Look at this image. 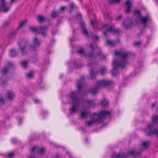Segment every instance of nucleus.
<instances>
[{"label": "nucleus", "instance_id": "1", "mask_svg": "<svg viewBox=\"0 0 158 158\" xmlns=\"http://www.w3.org/2000/svg\"><path fill=\"white\" fill-rule=\"evenodd\" d=\"M116 58H118V60H114L113 62V68L112 70V73L113 76H115L118 73V68H124L128 64L127 59L131 56V54L129 52H123L121 51H115L114 52Z\"/></svg>", "mask_w": 158, "mask_h": 158}, {"label": "nucleus", "instance_id": "2", "mask_svg": "<svg viewBox=\"0 0 158 158\" xmlns=\"http://www.w3.org/2000/svg\"><path fill=\"white\" fill-rule=\"evenodd\" d=\"M85 81L84 77H81L77 82V88L78 91H72L69 95L73 104V106L69 109V113L70 114L76 113L78 110V108L81 101L78 98L77 95L78 93L81 91V86L84 85Z\"/></svg>", "mask_w": 158, "mask_h": 158}, {"label": "nucleus", "instance_id": "3", "mask_svg": "<svg viewBox=\"0 0 158 158\" xmlns=\"http://www.w3.org/2000/svg\"><path fill=\"white\" fill-rule=\"evenodd\" d=\"M110 112L107 110L101 111L99 114L94 113L93 114L92 118L87 122V124L90 126L96 122L101 123L103 122V119L110 115Z\"/></svg>", "mask_w": 158, "mask_h": 158}, {"label": "nucleus", "instance_id": "4", "mask_svg": "<svg viewBox=\"0 0 158 158\" xmlns=\"http://www.w3.org/2000/svg\"><path fill=\"white\" fill-rule=\"evenodd\" d=\"M113 84L111 81L102 80L97 81L96 84V86L90 89L89 92L93 94H95L97 93L99 89L107 86H110Z\"/></svg>", "mask_w": 158, "mask_h": 158}, {"label": "nucleus", "instance_id": "5", "mask_svg": "<svg viewBox=\"0 0 158 158\" xmlns=\"http://www.w3.org/2000/svg\"><path fill=\"white\" fill-rule=\"evenodd\" d=\"M48 29V27L46 26L41 27L39 28H36L34 27H30L29 30L32 31L36 34L40 33L43 36H45L46 35V31Z\"/></svg>", "mask_w": 158, "mask_h": 158}, {"label": "nucleus", "instance_id": "6", "mask_svg": "<svg viewBox=\"0 0 158 158\" xmlns=\"http://www.w3.org/2000/svg\"><path fill=\"white\" fill-rule=\"evenodd\" d=\"M89 47L92 50V51L86 56L89 58H94L96 55L98 56L101 53V52L100 49L98 47L94 46L93 44H90Z\"/></svg>", "mask_w": 158, "mask_h": 158}, {"label": "nucleus", "instance_id": "7", "mask_svg": "<svg viewBox=\"0 0 158 158\" xmlns=\"http://www.w3.org/2000/svg\"><path fill=\"white\" fill-rule=\"evenodd\" d=\"M145 132L148 135H158V129L155 128L153 123H149L148 124L147 128L145 129Z\"/></svg>", "mask_w": 158, "mask_h": 158}, {"label": "nucleus", "instance_id": "8", "mask_svg": "<svg viewBox=\"0 0 158 158\" xmlns=\"http://www.w3.org/2000/svg\"><path fill=\"white\" fill-rule=\"evenodd\" d=\"M108 24H104L103 25L102 29H105L106 30L105 32H103L104 35H106L107 33L109 32H113L115 33H118L120 31L118 29H114V26H108Z\"/></svg>", "mask_w": 158, "mask_h": 158}, {"label": "nucleus", "instance_id": "9", "mask_svg": "<svg viewBox=\"0 0 158 158\" xmlns=\"http://www.w3.org/2000/svg\"><path fill=\"white\" fill-rule=\"evenodd\" d=\"M28 44L27 41L25 39H23L20 40L18 42V45L23 55H25L26 52L25 49Z\"/></svg>", "mask_w": 158, "mask_h": 158}, {"label": "nucleus", "instance_id": "10", "mask_svg": "<svg viewBox=\"0 0 158 158\" xmlns=\"http://www.w3.org/2000/svg\"><path fill=\"white\" fill-rule=\"evenodd\" d=\"M134 14L135 15H136V19L139 20L143 23L144 26H145L146 24V22L148 20V16L142 17H141L140 12L139 10H136L134 11Z\"/></svg>", "mask_w": 158, "mask_h": 158}, {"label": "nucleus", "instance_id": "11", "mask_svg": "<svg viewBox=\"0 0 158 158\" xmlns=\"http://www.w3.org/2000/svg\"><path fill=\"white\" fill-rule=\"evenodd\" d=\"M95 104L94 100H85L83 102V107L85 109H88L90 107L95 106Z\"/></svg>", "mask_w": 158, "mask_h": 158}, {"label": "nucleus", "instance_id": "12", "mask_svg": "<svg viewBox=\"0 0 158 158\" xmlns=\"http://www.w3.org/2000/svg\"><path fill=\"white\" fill-rule=\"evenodd\" d=\"M41 41L37 37L34 38L33 40V45L31 46V49L32 51L35 50L36 48L40 47L41 44Z\"/></svg>", "mask_w": 158, "mask_h": 158}, {"label": "nucleus", "instance_id": "13", "mask_svg": "<svg viewBox=\"0 0 158 158\" xmlns=\"http://www.w3.org/2000/svg\"><path fill=\"white\" fill-rule=\"evenodd\" d=\"M1 4L0 7L1 10L4 12H6L9 10L10 7L8 6V3L5 2V0H1Z\"/></svg>", "mask_w": 158, "mask_h": 158}, {"label": "nucleus", "instance_id": "14", "mask_svg": "<svg viewBox=\"0 0 158 158\" xmlns=\"http://www.w3.org/2000/svg\"><path fill=\"white\" fill-rule=\"evenodd\" d=\"M123 26L126 29L131 28L133 25V23L129 19H126L123 23Z\"/></svg>", "mask_w": 158, "mask_h": 158}, {"label": "nucleus", "instance_id": "15", "mask_svg": "<svg viewBox=\"0 0 158 158\" xmlns=\"http://www.w3.org/2000/svg\"><path fill=\"white\" fill-rule=\"evenodd\" d=\"M35 151H39V152L41 155H42L44 154L45 152V150L44 148H39L38 147L34 146L31 149V152L34 154Z\"/></svg>", "mask_w": 158, "mask_h": 158}, {"label": "nucleus", "instance_id": "16", "mask_svg": "<svg viewBox=\"0 0 158 158\" xmlns=\"http://www.w3.org/2000/svg\"><path fill=\"white\" fill-rule=\"evenodd\" d=\"M13 65V64L12 62H8V66H5L2 69V74L4 75L6 74Z\"/></svg>", "mask_w": 158, "mask_h": 158}, {"label": "nucleus", "instance_id": "17", "mask_svg": "<svg viewBox=\"0 0 158 158\" xmlns=\"http://www.w3.org/2000/svg\"><path fill=\"white\" fill-rule=\"evenodd\" d=\"M80 24L81 27L82 28V32L83 34L85 35V36H86L88 37H89V35L88 31L85 28V23L82 22H81L80 23Z\"/></svg>", "mask_w": 158, "mask_h": 158}, {"label": "nucleus", "instance_id": "18", "mask_svg": "<svg viewBox=\"0 0 158 158\" xmlns=\"http://www.w3.org/2000/svg\"><path fill=\"white\" fill-rule=\"evenodd\" d=\"M131 2L129 0H127L125 3V5L126 6V10L125 12L127 13H129L130 10L131 5Z\"/></svg>", "mask_w": 158, "mask_h": 158}, {"label": "nucleus", "instance_id": "19", "mask_svg": "<svg viewBox=\"0 0 158 158\" xmlns=\"http://www.w3.org/2000/svg\"><path fill=\"white\" fill-rule=\"evenodd\" d=\"M89 114L88 111L83 110L80 114V118L81 119H83L85 118H87Z\"/></svg>", "mask_w": 158, "mask_h": 158}, {"label": "nucleus", "instance_id": "20", "mask_svg": "<svg viewBox=\"0 0 158 158\" xmlns=\"http://www.w3.org/2000/svg\"><path fill=\"white\" fill-rule=\"evenodd\" d=\"M126 155H122L120 154L113 153L112 156V158H125Z\"/></svg>", "mask_w": 158, "mask_h": 158}, {"label": "nucleus", "instance_id": "21", "mask_svg": "<svg viewBox=\"0 0 158 158\" xmlns=\"http://www.w3.org/2000/svg\"><path fill=\"white\" fill-rule=\"evenodd\" d=\"M37 19L38 21L40 23H43L46 20V18L41 15H39L37 17Z\"/></svg>", "mask_w": 158, "mask_h": 158}, {"label": "nucleus", "instance_id": "22", "mask_svg": "<svg viewBox=\"0 0 158 158\" xmlns=\"http://www.w3.org/2000/svg\"><path fill=\"white\" fill-rule=\"evenodd\" d=\"M18 53V52H17L15 49H11L10 51V55L11 57H14L16 56Z\"/></svg>", "mask_w": 158, "mask_h": 158}, {"label": "nucleus", "instance_id": "23", "mask_svg": "<svg viewBox=\"0 0 158 158\" xmlns=\"http://www.w3.org/2000/svg\"><path fill=\"white\" fill-rule=\"evenodd\" d=\"M7 95L10 99H12L15 96L14 93L12 91H8L7 94Z\"/></svg>", "mask_w": 158, "mask_h": 158}, {"label": "nucleus", "instance_id": "24", "mask_svg": "<svg viewBox=\"0 0 158 158\" xmlns=\"http://www.w3.org/2000/svg\"><path fill=\"white\" fill-rule=\"evenodd\" d=\"M139 153H138L136 151L131 150L128 152V155H131L134 156H136L139 155Z\"/></svg>", "mask_w": 158, "mask_h": 158}, {"label": "nucleus", "instance_id": "25", "mask_svg": "<svg viewBox=\"0 0 158 158\" xmlns=\"http://www.w3.org/2000/svg\"><path fill=\"white\" fill-rule=\"evenodd\" d=\"M60 12L58 11L56 12L55 11H53L52 12L51 16L52 18H55L57 16H58L60 14Z\"/></svg>", "mask_w": 158, "mask_h": 158}, {"label": "nucleus", "instance_id": "26", "mask_svg": "<svg viewBox=\"0 0 158 158\" xmlns=\"http://www.w3.org/2000/svg\"><path fill=\"white\" fill-rule=\"evenodd\" d=\"M95 76L94 72V71L93 69H92L90 72V75L88 78L93 79L95 78Z\"/></svg>", "mask_w": 158, "mask_h": 158}, {"label": "nucleus", "instance_id": "27", "mask_svg": "<svg viewBox=\"0 0 158 158\" xmlns=\"http://www.w3.org/2000/svg\"><path fill=\"white\" fill-rule=\"evenodd\" d=\"M149 144V142H144L142 143V146L144 149H146L148 147Z\"/></svg>", "mask_w": 158, "mask_h": 158}, {"label": "nucleus", "instance_id": "28", "mask_svg": "<svg viewBox=\"0 0 158 158\" xmlns=\"http://www.w3.org/2000/svg\"><path fill=\"white\" fill-rule=\"evenodd\" d=\"M106 43L109 45L111 46H113L115 45L116 42L115 41L112 42L110 41L107 40L106 41Z\"/></svg>", "mask_w": 158, "mask_h": 158}, {"label": "nucleus", "instance_id": "29", "mask_svg": "<svg viewBox=\"0 0 158 158\" xmlns=\"http://www.w3.org/2000/svg\"><path fill=\"white\" fill-rule=\"evenodd\" d=\"M152 121L154 123H158V116L156 115H153L152 118Z\"/></svg>", "mask_w": 158, "mask_h": 158}, {"label": "nucleus", "instance_id": "30", "mask_svg": "<svg viewBox=\"0 0 158 158\" xmlns=\"http://www.w3.org/2000/svg\"><path fill=\"white\" fill-rule=\"evenodd\" d=\"M107 72V70L105 67H103L100 70V73L101 75H103Z\"/></svg>", "mask_w": 158, "mask_h": 158}, {"label": "nucleus", "instance_id": "31", "mask_svg": "<svg viewBox=\"0 0 158 158\" xmlns=\"http://www.w3.org/2000/svg\"><path fill=\"white\" fill-rule=\"evenodd\" d=\"M77 52L82 56H85L83 48H81L77 51Z\"/></svg>", "mask_w": 158, "mask_h": 158}, {"label": "nucleus", "instance_id": "32", "mask_svg": "<svg viewBox=\"0 0 158 158\" xmlns=\"http://www.w3.org/2000/svg\"><path fill=\"white\" fill-rule=\"evenodd\" d=\"M27 76L28 78H32L33 77V72L32 71L30 72L27 74Z\"/></svg>", "mask_w": 158, "mask_h": 158}, {"label": "nucleus", "instance_id": "33", "mask_svg": "<svg viewBox=\"0 0 158 158\" xmlns=\"http://www.w3.org/2000/svg\"><path fill=\"white\" fill-rule=\"evenodd\" d=\"M102 105L103 106H106L108 104V102L106 99L102 101L101 102Z\"/></svg>", "mask_w": 158, "mask_h": 158}, {"label": "nucleus", "instance_id": "34", "mask_svg": "<svg viewBox=\"0 0 158 158\" xmlns=\"http://www.w3.org/2000/svg\"><path fill=\"white\" fill-rule=\"evenodd\" d=\"M28 64V62L26 61H24L22 62V65L25 68L27 67Z\"/></svg>", "mask_w": 158, "mask_h": 158}, {"label": "nucleus", "instance_id": "35", "mask_svg": "<svg viewBox=\"0 0 158 158\" xmlns=\"http://www.w3.org/2000/svg\"><path fill=\"white\" fill-rule=\"evenodd\" d=\"M74 64L77 68H80L82 66L81 63H78L77 61L74 62Z\"/></svg>", "mask_w": 158, "mask_h": 158}, {"label": "nucleus", "instance_id": "36", "mask_svg": "<svg viewBox=\"0 0 158 158\" xmlns=\"http://www.w3.org/2000/svg\"><path fill=\"white\" fill-rule=\"evenodd\" d=\"M27 21L26 20L22 21L20 22V27L21 28L26 24Z\"/></svg>", "mask_w": 158, "mask_h": 158}, {"label": "nucleus", "instance_id": "37", "mask_svg": "<svg viewBox=\"0 0 158 158\" xmlns=\"http://www.w3.org/2000/svg\"><path fill=\"white\" fill-rule=\"evenodd\" d=\"M97 63H95L94 62H93L91 64L90 63H89L88 64V66H89V67H94V66H95L97 64Z\"/></svg>", "mask_w": 158, "mask_h": 158}, {"label": "nucleus", "instance_id": "38", "mask_svg": "<svg viewBox=\"0 0 158 158\" xmlns=\"http://www.w3.org/2000/svg\"><path fill=\"white\" fill-rule=\"evenodd\" d=\"M75 7L74 4L73 3H71L70 4V12L72 11Z\"/></svg>", "mask_w": 158, "mask_h": 158}, {"label": "nucleus", "instance_id": "39", "mask_svg": "<svg viewBox=\"0 0 158 158\" xmlns=\"http://www.w3.org/2000/svg\"><path fill=\"white\" fill-rule=\"evenodd\" d=\"M90 23L92 26L93 28H94V26L97 25V22L96 21H95L94 22L91 20L90 21Z\"/></svg>", "mask_w": 158, "mask_h": 158}, {"label": "nucleus", "instance_id": "40", "mask_svg": "<svg viewBox=\"0 0 158 158\" xmlns=\"http://www.w3.org/2000/svg\"><path fill=\"white\" fill-rule=\"evenodd\" d=\"M77 19L81 20V14H78L76 16Z\"/></svg>", "mask_w": 158, "mask_h": 158}, {"label": "nucleus", "instance_id": "41", "mask_svg": "<svg viewBox=\"0 0 158 158\" xmlns=\"http://www.w3.org/2000/svg\"><path fill=\"white\" fill-rule=\"evenodd\" d=\"M14 155V153L13 152H11L9 153L8 155L9 158H12L13 157Z\"/></svg>", "mask_w": 158, "mask_h": 158}, {"label": "nucleus", "instance_id": "42", "mask_svg": "<svg viewBox=\"0 0 158 158\" xmlns=\"http://www.w3.org/2000/svg\"><path fill=\"white\" fill-rule=\"evenodd\" d=\"M140 42H136L134 43L133 44V45L134 46H139L140 45Z\"/></svg>", "mask_w": 158, "mask_h": 158}, {"label": "nucleus", "instance_id": "43", "mask_svg": "<svg viewBox=\"0 0 158 158\" xmlns=\"http://www.w3.org/2000/svg\"><path fill=\"white\" fill-rule=\"evenodd\" d=\"M92 37L93 38H95L97 40L98 38V37L95 35L92 34Z\"/></svg>", "mask_w": 158, "mask_h": 158}, {"label": "nucleus", "instance_id": "44", "mask_svg": "<svg viewBox=\"0 0 158 158\" xmlns=\"http://www.w3.org/2000/svg\"><path fill=\"white\" fill-rule=\"evenodd\" d=\"M110 3H113L114 2H118L120 1L121 0H110Z\"/></svg>", "mask_w": 158, "mask_h": 158}, {"label": "nucleus", "instance_id": "45", "mask_svg": "<svg viewBox=\"0 0 158 158\" xmlns=\"http://www.w3.org/2000/svg\"><path fill=\"white\" fill-rule=\"evenodd\" d=\"M12 142L14 143H17V140L16 139H14L12 140Z\"/></svg>", "mask_w": 158, "mask_h": 158}, {"label": "nucleus", "instance_id": "46", "mask_svg": "<svg viewBox=\"0 0 158 158\" xmlns=\"http://www.w3.org/2000/svg\"><path fill=\"white\" fill-rule=\"evenodd\" d=\"M66 7L64 6H62L60 8V10L61 11L64 10L65 8Z\"/></svg>", "mask_w": 158, "mask_h": 158}, {"label": "nucleus", "instance_id": "47", "mask_svg": "<svg viewBox=\"0 0 158 158\" xmlns=\"http://www.w3.org/2000/svg\"><path fill=\"white\" fill-rule=\"evenodd\" d=\"M0 102L1 103H4V100L2 98H1L0 99Z\"/></svg>", "mask_w": 158, "mask_h": 158}, {"label": "nucleus", "instance_id": "48", "mask_svg": "<svg viewBox=\"0 0 158 158\" xmlns=\"http://www.w3.org/2000/svg\"><path fill=\"white\" fill-rule=\"evenodd\" d=\"M34 101L35 102V103H37L40 102L39 100L37 99H35L34 100Z\"/></svg>", "mask_w": 158, "mask_h": 158}, {"label": "nucleus", "instance_id": "49", "mask_svg": "<svg viewBox=\"0 0 158 158\" xmlns=\"http://www.w3.org/2000/svg\"><path fill=\"white\" fill-rule=\"evenodd\" d=\"M122 16L121 15H119L118 16L117 18V20H119V19H120L121 18H122Z\"/></svg>", "mask_w": 158, "mask_h": 158}, {"label": "nucleus", "instance_id": "50", "mask_svg": "<svg viewBox=\"0 0 158 158\" xmlns=\"http://www.w3.org/2000/svg\"><path fill=\"white\" fill-rule=\"evenodd\" d=\"M53 158H60L59 156V155L57 154L56 156H54Z\"/></svg>", "mask_w": 158, "mask_h": 158}, {"label": "nucleus", "instance_id": "51", "mask_svg": "<svg viewBox=\"0 0 158 158\" xmlns=\"http://www.w3.org/2000/svg\"><path fill=\"white\" fill-rule=\"evenodd\" d=\"M16 0H11V3H12L14 2H16Z\"/></svg>", "mask_w": 158, "mask_h": 158}, {"label": "nucleus", "instance_id": "52", "mask_svg": "<svg viewBox=\"0 0 158 158\" xmlns=\"http://www.w3.org/2000/svg\"><path fill=\"white\" fill-rule=\"evenodd\" d=\"M20 122L19 123V125H20L21 124V123L22 122V119L21 118H20L19 119Z\"/></svg>", "mask_w": 158, "mask_h": 158}, {"label": "nucleus", "instance_id": "53", "mask_svg": "<svg viewBox=\"0 0 158 158\" xmlns=\"http://www.w3.org/2000/svg\"><path fill=\"white\" fill-rule=\"evenodd\" d=\"M13 34H14V33H13V32H12L11 33V34H10V37H12V35H13Z\"/></svg>", "mask_w": 158, "mask_h": 158}, {"label": "nucleus", "instance_id": "54", "mask_svg": "<svg viewBox=\"0 0 158 158\" xmlns=\"http://www.w3.org/2000/svg\"><path fill=\"white\" fill-rule=\"evenodd\" d=\"M1 84L2 85H4L5 84V83H3L2 82H1Z\"/></svg>", "mask_w": 158, "mask_h": 158}, {"label": "nucleus", "instance_id": "55", "mask_svg": "<svg viewBox=\"0 0 158 158\" xmlns=\"http://www.w3.org/2000/svg\"><path fill=\"white\" fill-rule=\"evenodd\" d=\"M103 59H106V56L104 55L103 56Z\"/></svg>", "mask_w": 158, "mask_h": 158}, {"label": "nucleus", "instance_id": "56", "mask_svg": "<svg viewBox=\"0 0 158 158\" xmlns=\"http://www.w3.org/2000/svg\"><path fill=\"white\" fill-rule=\"evenodd\" d=\"M155 105V103L153 104L152 105V107H153Z\"/></svg>", "mask_w": 158, "mask_h": 158}, {"label": "nucleus", "instance_id": "57", "mask_svg": "<svg viewBox=\"0 0 158 158\" xmlns=\"http://www.w3.org/2000/svg\"><path fill=\"white\" fill-rule=\"evenodd\" d=\"M30 158H35L34 157L31 156Z\"/></svg>", "mask_w": 158, "mask_h": 158}, {"label": "nucleus", "instance_id": "58", "mask_svg": "<svg viewBox=\"0 0 158 158\" xmlns=\"http://www.w3.org/2000/svg\"><path fill=\"white\" fill-rule=\"evenodd\" d=\"M79 1L81 2H82V0H78Z\"/></svg>", "mask_w": 158, "mask_h": 158}, {"label": "nucleus", "instance_id": "59", "mask_svg": "<svg viewBox=\"0 0 158 158\" xmlns=\"http://www.w3.org/2000/svg\"><path fill=\"white\" fill-rule=\"evenodd\" d=\"M119 42H120V40H118V43H119Z\"/></svg>", "mask_w": 158, "mask_h": 158}, {"label": "nucleus", "instance_id": "60", "mask_svg": "<svg viewBox=\"0 0 158 158\" xmlns=\"http://www.w3.org/2000/svg\"><path fill=\"white\" fill-rule=\"evenodd\" d=\"M52 40H53V41H54V40H52Z\"/></svg>", "mask_w": 158, "mask_h": 158}, {"label": "nucleus", "instance_id": "61", "mask_svg": "<svg viewBox=\"0 0 158 158\" xmlns=\"http://www.w3.org/2000/svg\"><path fill=\"white\" fill-rule=\"evenodd\" d=\"M75 7H76V8H77V6H75Z\"/></svg>", "mask_w": 158, "mask_h": 158}]
</instances>
